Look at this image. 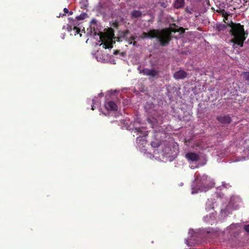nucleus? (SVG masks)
<instances>
[{
	"label": "nucleus",
	"instance_id": "22",
	"mask_svg": "<svg viewBox=\"0 0 249 249\" xmlns=\"http://www.w3.org/2000/svg\"><path fill=\"white\" fill-rule=\"evenodd\" d=\"M244 230L249 234V224L245 225L244 226Z\"/></svg>",
	"mask_w": 249,
	"mask_h": 249
},
{
	"label": "nucleus",
	"instance_id": "27",
	"mask_svg": "<svg viewBox=\"0 0 249 249\" xmlns=\"http://www.w3.org/2000/svg\"><path fill=\"white\" fill-rule=\"evenodd\" d=\"M63 11H64V12L65 14H67V13H69V10L67 8H65L64 9Z\"/></svg>",
	"mask_w": 249,
	"mask_h": 249
},
{
	"label": "nucleus",
	"instance_id": "18",
	"mask_svg": "<svg viewBox=\"0 0 249 249\" xmlns=\"http://www.w3.org/2000/svg\"><path fill=\"white\" fill-rule=\"evenodd\" d=\"M216 12L220 13L222 16L225 15L226 14V12L224 9L221 8L220 7H218L216 10Z\"/></svg>",
	"mask_w": 249,
	"mask_h": 249
},
{
	"label": "nucleus",
	"instance_id": "25",
	"mask_svg": "<svg viewBox=\"0 0 249 249\" xmlns=\"http://www.w3.org/2000/svg\"><path fill=\"white\" fill-rule=\"evenodd\" d=\"M83 6L85 7H88V1L87 0H86L85 1H84L83 4Z\"/></svg>",
	"mask_w": 249,
	"mask_h": 249
},
{
	"label": "nucleus",
	"instance_id": "6",
	"mask_svg": "<svg viewBox=\"0 0 249 249\" xmlns=\"http://www.w3.org/2000/svg\"><path fill=\"white\" fill-rule=\"evenodd\" d=\"M187 73L182 70L175 72L173 74V77L176 80L183 79L187 77Z\"/></svg>",
	"mask_w": 249,
	"mask_h": 249
},
{
	"label": "nucleus",
	"instance_id": "26",
	"mask_svg": "<svg viewBox=\"0 0 249 249\" xmlns=\"http://www.w3.org/2000/svg\"><path fill=\"white\" fill-rule=\"evenodd\" d=\"M202 241H203L202 239H201L200 240H198L197 241H196L194 243L196 244H201Z\"/></svg>",
	"mask_w": 249,
	"mask_h": 249
},
{
	"label": "nucleus",
	"instance_id": "4",
	"mask_svg": "<svg viewBox=\"0 0 249 249\" xmlns=\"http://www.w3.org/2000/svg\"><path fill=\"white\" fill-rule=\"evenodd\" d=\"M140 73H142L145 75L150 76L154 78L159 74V71L155 70V69H149L145 68L141 70L140 71Z\"/></svg>",
	"mask_w": 249,
	"mask_h": 249
},
{
	"label": "nucleus",
	"instance_id": "28",
	"mask_svg": "<svg viewBox=\"0 0 249 249\" xmlns=\"http://www.w3.org/2000/svg\"><path fill=\"white\" fill-rule=\"evenodd\" d=\"M133 45V46H137V42L136 41H135V40H134L133 42H132V44Z\"/></svg>",
	"mask_w": 249,
	"mask_h": 249
},
{
	"label": "nucleus",
	"instance_id": "23",
	"mask_svg": "<svg viewBox=\"0 0 249 249\" xmlns=\"http://www.w3.org/2000/svg\"><path fill=\"white\" fill-rule=\"evenodd\" d=\"M160 6L163 8H165L167 6V4L164 2H160Z\"/></svg>",
	"mask_w": 249,
	"mask_h": 249
},
{
	"label": "nucleus",
	"instance_id": "14",
	"mask_svg": "<svg viewBox=\"0 0 249 249\" xmlns=\"http://www.w3.org/2000/svg\"><path fill=\"white\" fill-rule=\"evenodd\" d=\"M137 36L134 35H132L129 37H127L125 40L129 44H132V42L136 39Z\"/></svg>",
	"mask_w": 249,
	"mask_h": 249
},
{
	"label": "nucleus",
	"instance_id": "33",
	"mask_svg": "<svg viewBox=\"0 0 249 249\" xmlns=\"http://www.w3.org/2000/svg\"><path fill=\"white\" fill-rule=\"evenodd\" d=\"M136 130L137 131H139V129H138V128H136Z\"/></svg>",
	"mask_w": 249,
	"mask_h": 249
},
{
	"label": "nucleus",
	"instance_id": "8",
	"mask_svg": "<svg viewBox=\"0 0 249 249\" xmlns=\"http://www.w3.org/2000/svg\"><path fill=\"white\" fill-rule=\"evenodd\" d=\"M186 158L192 161H196L199 160V156L194 152H189L185 155Z\"/></svg>",
	"mask_w": 249,
	"mask_h": 249
},
{
	"label": "nucleus",
	"instance_id": "34",
	"mask_svg": "<svg viewBox=\"0 0 249 249\" xmlns=\"http://www.w3.org/2000/svg\"><path fill=\"white\" fill-rule=\"evenodd\" d=\"M173 25H174V26H176V24H173Z\"/></svg>",
	"mask_w": 249,
	"mask_h": 249
},
{
	"label": "nucleus",
	"instance_id": "1",
	"mask_svg": "<svg viewBox=\"0 0 249 249\" xmlns=\"http://www.w3.org/2000/svg\"><path fill=\"white\" fill-rule=\"evenodd\" d=\"M178 31L172 28H166L162 29H152L148 32H143L141 37L144 38L148 37L150 38H156L160 46H166L169 45L172 39V33H176Z\"/></svg>",
	"mask_w": 249,
	"mask_h": 249
},
{
	"label": "nucleus",
	"instance_id": "20",
	"mask_svg": "<svg viewBox=\"0 0 249 249\" xmlns=\"http://www.w3.org/2000/svg\"><path fill=\"white\" fill-rule=\"evenodd\" d=\"M222 17L224 18V19H223L224 21L227 24V23H228V22H229L228 14L226 13V14H225V15L222 16Z\"/></svg>",
	"mask_w": 249,
	"mask_h": 249
},
{
	"label": "nucleus",
	"instance_id": "9",
	"mask_svg": "<svg viewBox=\"0 0 249 249\" xmlns=\"http://www.w3.org/2000/svg\"><path fill=\"white\" fill-rule=\"evenodd\" d=\"M130 32L128 30H126L124 31H122L119 33V36L118 37V41H122V38L124 39L125 40L128 37V35L129 34Z\"/></svg>",
	"mask_w": 249,
	"mask_h": 249
},
{
	"label": "nucleus",
	"instance_id": "35",
	"mask_svg": "<svg viewBox=\"0 0 249 249\" xmlns=\"http://www.w3.org/2000/svg\"><path fill=\"white\" fill-rule=\"evenodd\" d=\"M191 240H193L194 241H195V239H193V238L191 239Z\"/></svg>",
	"mask_w": 249,
	"mask_h": 249
},
{
	"label": "nucleus",
	"instance_id": "30",
	"mask_svg": "<svg viewBox=\"0 0 249 249\" xmlns=\"http://www.w3.org/2000/svg\"><path fill=\"white\" fill-rule=\"evenodd\" d=\"M69 15H72V12L71 11V12H69Z\"/></svg>",
	"mask_w": 249,
	"mask_h": 249
},
{
	"label": "nucleus",
	"instance_id": "5",
	"mask_svg": "<svg viewBox=\"0 0 249 249\" xmlns=\"http://www.w3.org/2000/svg\"><path fill=\"white\" fill-rule=\"evenodd\" d=\"M216 120L222 124H229L231 122V118L229 115H221L217 116Z\"/></svg>",
	"mask_w": 249,
	"mask_h": 249
},
{
	"label": "nucleus",
	"instance_id": "11",
	"mask_svg": "<svg viewBox=\"0 0 249 249\" xmlns=\"http://www.w3.org/2000/svg\"><path fill=\"white\" fill-rule=\"evenodd\" d=\"M147 135V134L144 135L143 136H139L136 139V142L137 143L143 145L146 143V141L145 140V137Z\"/></svg>",
	"mask_w": 249,
	"mask_h": 249
},
{
	"label": "nucleus",
	"instance_id": "31",
	"mask_svg": "<svg viewBox=\"0 0 249 249\" xmlns=\"http://www.w3.org/2000/svg\"><path fill=\"white\" fill-rule=\"evenodd\" d=\"M207 234L209 236L211 235V233L210 232H208Z\"/></svg>",
	"mask_w": 249,
	"mask_h": 249
},
{
	"label": "nucleus",
	"instance_id": "19",
	"mask_svg": "<svg viewBox=\"0 0 249 249\" xmlns=\"http://www.w3.org/2000/svg\"><path fill=\"white\" fill-rule=\"evenodd\" d=\"M194 11V9L193 8H189L188 7H187L185 8V12L186 13H187L190 14H193Z\"/></svg>",
	"mask_w": 249,
	"mask_h": 249
},
{
	"label": "nucleus",
	"instance_id": "16",
	"mask_svg": "<svg viewBox=\"0 0 249 249\" xmlns=\"http://www.w3.org/2000/svg\"><path fill=\"white\" fill-rule=\"evenodd\" d=\"M244 79L249 82V72H244L242 73Z\"/></svg>",
	"mask_w": 249,
	"mask_h": 249
},
{
	"label": "nucleus",
	"instance_id": "36",
	"mask_svg": "<svg viewBox=\"0 0 249 249\" xmlns=\"http://www.w3.org/2000/svg\"><path fill=\"white\" fill-rule=\"evenodd\" d=\"M180 29L183 30V28L182 27H181Z\"/></svg>",
	"mask_w": 249,
	"mask_h": 249
},
{
	"label": "nucleus",
	"instance_id": "12",
	"mask_svg": "<svg viewBox=\"0 0 249 249\" xmlns=\"http://www.w3.org/2000/svg\"><path fill=\"white\" fill-rule=\"evenodd\" d=\"M142 16V12L139 10H134L131 13L132 18H138Z\"/></svg>",
	"mask_w": 249,
	"mask_h": 249
},
{
	"label": "nucleus",
	"instance_id": "2",
	"mask_svg": "<svg viewBox=\"0 0 249 249\" xmlns=\"http://www.w3.org/2000/svg\"><path fill=\"white\" fill-rule=\"evenodd\" d=\"M228 25L231 28L230 33L232 36L231 42L233 43V48L235 49L237 46L242 47L248 35L247 31H245L244 25L231 21Z\"/></svg>",
	"mask_w": 249,
	"mask_h": 249
},
{
	"label": "nucleus",
	"instance_id": "29",
	"mask_svg": "<svg viewBox=\"0 0 249 249\" xmlns=\"http://www.w3.org/2000/svg\"><path fill=\"white\" fill-rule=\"evenodd\" d=\"M119 53V51L116 50L114 52V54H117Z\"/></svg>",
	"mask_w": 249,
	"mask_h": 249
},
{
	"label": "nucleus",
	"instance_id": "32",
	"mask_svg": "<svg viewBox=\"0 0 249 249\" xmlns=\"http://www.w3.org/2000/svg\"><path fill=\"white\" fill-rule=\"evenodd\" d=\"M99 95H100V96H102L103 95V94L102 93H101Z\"/></svg>",
	"mask_w": 249,
	"mask_h": 249
},
{
	"label": "nucleus",
	"instance_id": "3",
	"mask_svg": "<svg viewBox=\"0 0 249 249\" xmlns=\"http://www.w3.org/2000/svg\"><path fill=\"white\" fill-rule=\"evenodd\" d=\"M208 178V176L206 175L202 176L200 179H199L198 178H197L196 179V182L198 184L197 186V187L196 188H195V187L192 188V193L196 194L199 191L201 192L203 191V189L202 187L208 184L207 180Z\"/></svg>",
	"mask_w": 249,
	"mask_h": 249
},
{
	"label": "nucleus",
	"instance_id": "17",
	"mask_svg": "<svg viewBox=\"0 0 249 249\" xmlns=\"http://www.w3.org/2000/svg\"><path fill=\"white\" fill-rule=\"evenodd\" d=\"M103 47L105 49H109L112 47V45L110 42H105L103 44Z\"/></svg>",
	"mask_w": 249,
	"mask_h": 249
},
{
	"label": "nucleus",
	"instance_id": "7",
	"mask_svg": "<svg viewBox=\"0 0 249 249\" xmlns=\"http://www.w3.org/2000/svg\"><path fill=\"white\" fill-rule=\"evenodd\" d=\"M105 107L107 110L116 111L118 109L116 104L111 101L105 103Z\"/></svg>",
	"mask_w": 249,
	"mask_h": 249
},
{
	"label": "nucleus",
	"instance_id": "15",
	"mask_svg": "<svg viewBox=\"0 0 249 249\" xmlns=\"http://www.w3.org/2000/svg\"><path fill=\"white\" fill-rule=\"evenodd\" d=\"M88 17V15L86 13H81L79 16H77L76 18L77 20H83Z\"/></svg>",
	"mask_w": 249,
	"mask_h": 249
},
{
	"label": "nucleus",
	"instance_id": "21",
	"mask_svg": "<svg viewBox=\"0 0 249 249\" xmlns=\"http://www.w3.org/2000/svg\"><path fill=\"white\" fill-rule=\"evenodd\" d=\"M73 30L74 31V35H76V34H79L80 32V29L76 27V26H74L73 27Z\"/></svg>",
	"mask_w": 249,
	"mask_h": 249
},
{
	"label": "nucleus",
	"instance_id": "13",
	"mask_svg": "<svg viewBox=\"0 0 249 249\" xmlns=\"http://www.w3.org/2000/svg\"><path fill=\"white\" fill-rule=\"evenodd\" d=\"M229 24V23H227V24H217L216 26V29L219 32L224 31V30H225L227 26H229V25H228Z\"/></svg>",
	"mask_w": 249,
	"mask_h": 249
},
{
	"label": "nucleus",
	"instance_id": "10",
	"mask_svg": "<svg viewBox=\"0 0 249 249\" xmlns=\"http://www.w3.org/2000/svg\"><path fill=\"white\" fill-rule=\"evenodd\" d=\"M184 5V0H176L174 3V7L177 9H179L183 7Z\"/></svg>",
	"mask_w": 249,
	"mask_h": 249
},
{
	"label": "nucleus",
	"instance_id": "24",
	"mask_svg": "<svg viewBox=\"0 0 249 249\" xmlns=\"http://www.w3.org/2000/svg\"><path fill=\"white\" fill-rule=\"evenodd\" d=\"M92 105L91 106V109H92V110H94V109H95V108H94L95 107H94V103H95V100H94V99H92Z\"/></svg>",
	"mask_w": 249,
	"mask_h": 249
}]
</instances>
